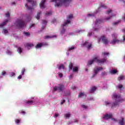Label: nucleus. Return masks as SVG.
Returning <instances> with one entry per match:
<instances>
[{"instance_id": "1", "label": "nucleus", "mask_w": 125, "mask_h": 125, "mask_svg": "<svg viewBox=\"0 0 125 125\" xmlns=\"http://www.w3.org/2000/svg\"><path fill=\"white\" fill-rule=\"evenodd\" d=\"M112 98L115 101V102L113 103L112 104V109H114L116 106L119 105V103H121L124 101V100L121 97V95H118L117 94H113Z\"/></svg>"}, {"instance_id": "2", "label": "nucleus", "mask_w": 125, "mask_h": 125, "mask_svg": "<svg viewBox=\"0 0 125 125\" xmlns=\"http://www.w3.org/2000/svg\"><path fill=\"white\" fill-rule=\"evenodd\" d=\"M51 2H55V7H60L62 6L63 3H66V2L70 3L72 1V0H51Z\"/></svg>"}, {"instance_id": "3", "label": "nucleus", "mask_w": 125, "mask_h": 125, "mask_svg": "<svg viewBox=\"0 0 125 125\" xmlns=\"http://www.w3.org/2000/svg\"><path fill=\"white\" fill-rule=\"evenodd\" d=\"M15 25L18 28H23V27H26L27 24L25 22V21L21 19H18L16 21Z\"/></svg>"}, {"instance_id": "4", "label": "nucleus", "mask_w": 125, "mask_h": 125, "mask_svg": "<svg viewBox=\"0 0 125 125\" xmlns=\"http://www.w3.org/2000/svg\"><path fill=\"white\" fill-rule=\"evenodd\" d=\"M72 18H73V15L72 14H70L67 17V20L62 25V29L61 31V34H64V33H65L66 30L64 29V27H65V26H66L67 24H70V23H71L70 19H72Z\"/></svg>"}, {"instance_id": "5", "label": "nucleus", "mask_w": 125, "mask_h": 125, "mask_svg": "<svg viewBox=\"0 0 125 125\" xmlns=\"http://www.w3.org/2000/svg\"><path fill=\"white\" fill-rule=\"evenodd\" d=\"M65 86L62 84H59V86H55L53 88V91H56L57 89L59 90V91H63V89H64Z\"/></svg>"}, {"instance_id": "6", "label": "nucleus", "mask_w": 125, "mask_h": 125, "mask_svg": "<svg viewBox=\"0 0 125 125\" xmlns=\"http://www.w3.org/2000/svg\"><path fill=\"white\" fill-rule=\"evenodd\" d=\"M83 46H85L86 48L89 50L91 48H92V44L89 43L88 42L86 41L83 44Z\"/></svg>"}, {"instance_id": "7", "label": "nucleus", "mask_w": 125, "mask_h": 125, "mask_svg": "<svg viewBox=\"0 0 125 125\" xmlns=\"http://www.w3.org/2000/svg\"><path fill=\"white\" fill-rule=\"evenodd\" d=\"M102 70H103V67H97L96 68H94V74H93V75L92 76V78H94V77H95V76H96V75H97V74L98 73V72H99V71H101Z\"/></svg>"}, {"instance_id": "8", "label": "nucleus", "mask_w": 125, "mask_h": 125, "mask_svg": "<svg viewBox=\"0 0 125 125\" xmlns=\"http://www.w3.org/2000/svg\"><path fill=\"white\" fill-rule=\"evenodd\" d=\"M101 39L102 40V42L104 43V44H108V43H109V41H108V39L106 38L105 36H101Z\"/></svg>"}, {"instance_id": "9", "label": "nucleus", "mask_w": 125, "mask_h": 125, "mask_svg": "<svg viewBox=\"0 0 125 125\" xmlns=\"http://www.w3.org/2000/svg\"><path fill=\"white\" fill-rule=\"evenodd\" d=\"M118 124L120 125H125V118L121 117L120 119L119 120Z\"/></svg>"}, {"instance_id": "10", "label": "nucleus", "mask_w": 125, "mask_h": 125, "mask_svg": "<svg viewBox=\"0 0 125 125\" xmlns=\"http://www.w3.org/2000/svg\"><path fill=\"white\" fill-rule=\"evenodd\" d=\"M98 57H97V59L96 60V62L97 63H104V62H106V59L105 58H104L102 60H99L98 59Z\"/></svg>"}, {"instance_id": "11", "label": "nucleus", "mask_w": 125, "mask_h": 125, "mask_svg": "<svg viewBox=\"0 0 125 125\" xmlns=\"http://www.w3.org/2000/svg\"><path fill=\"white\" fill-rule=\"evenodd\" d=\"M112 117H113V115L110 114H106L104 116L103 118L105 119V120H108V119H112Z\"/></svg>"}, {"instance_id": "12", "label": "nucleus", "mask_w": 125, "mask_h": 125, "mask_svg": "<svg viewBox=\"0 0 125 125\" xmlns=\"http://www.w3.org/2000/svg\"><path fill=\"white\" fill-rule=\"evenodd\" d=\"M97 59V57H95L93 58V60H91L90 61H89L88 62V65H92L93 64V62H96V60Z\"/></svg>"}, {"instance_id": "13", "label": "nucleus", "mask_w": 125, "mask_h": 125, "mask_svg": "<svg viewBox=\"0 0 125 125\" xmlns=\"http://www.w3.org/2000/svg\"><path fill=\"white\" fill-rule=\"evenodd\" d=\"M8 23V20H5L2 23L0 24V28H3Z\"/></svg>"}, {"instance_id": "14", "label": "nucleus", "mask_w": 125, "mask_h": 125, "mask_svg": "<svg viewBox=\"0 0 125 125\" xmlns=\"http://www.w3.org/2000/svg\"><path fill=\"white\" fill-rule=\"evenodd\" d=\"M45 1H46V0H42L41 3L40 4V6L41 8H44V3H45Z\"/></svg>"}, {"instance_id": "15", "label": "nucleus", "mask_w": 125, "mask_h": 125, "mask_svg": "<svg viewBox=\"0 0 125 125\" xmlns=\"http://www.w3.org/2000/svg\"><path fill=\"white\" fill-rule=\"evenodd\" d=\"M27 2L31 3L32 6H35V5H37V2L36 1H34V0H27Z\"/></svg>"}, {"instance_id": "16", "label": "nucleus", "mask_w": 125, "mask_h": 125, "mask_svg": "<svg viewBox=\"0 0 125 125\" xmlns=\"http://www.w3.org/2000/svg\"><path fill=\"white\" fill-rule=\"evenodd\" d=\"M120 42V40L118 39H113V41H112L110 43H112L113 44H115V43H119Z\"/></svg>"}, {"instance_id": "17", "label": "nucleus", "mask_w": 125, "mask_h": 125, "mask_svg": "<svg viewBox=\"0 0 125 125\" xmlns=\"http://www.w3.org/2000/svg\"><path fill=\"white\" fill-rule=\"evenodd\" d=\"M97 88L95 86L92 87L89 90L90 93H92L93 92H94V91L96 90Z\"/></svg>"}, {"instance_id": "18", "label": "nucleus", "mask_w": 125, "mask_h": 125, "mask_svg": "<svg viewBox=\"0 0 125 125\" xmlns=\"http://www.w3.org/2000/svg\"><path fill=\"white\" fill-rule=\"evenodd\" d=\"M102 22H105V21L100 20V19L97 20L95 22V24H96V25H97L98 24H100L101 23H102Z\"/></svg>"}, {"instance_id": "19", "label": "nucleus", "mask_w": 125, "mask_h": 125, "mask_svg": "<svg viewBox=\"0 0 125 125\" xmlns=\"http://www.w3.org/2000/svg\"><path fill=\"white\" fill-rule=\"evenodd\" d=\"M34 102H35V101H26L25 102V103L26 104H28V105H33V104H34Z\"/></svg>"}, {"instance_id": "20", "label": "nucleus", "mask_w": 125, "mask_h": 125, "mask_svg": "<svg viewBox=\"0 0 125 125\" xmlns=\"http://www.w3.org/2000/svg\"><path fill=\"white\" fill-rule=\"evenodd\" d=\"M42 45H43V44L42 43H38L37 44L35 47L36 48H41V47H42Z\"/></svg>"}, {"instance_id": "21", "label": "nucleus", "mask_w": 125, "mask_h": 125, "mask_svg": "<svg viewBox=\"0 0 125 125\" xmlns=\"http://www.w3.org/2000/svg\"><path fill=\"white\" fill-rule=\"evenodd\" d=\"M41 14H42V12H40L37 13V15L36 17V19H37V20H40V17Z\"/></svg>"}, {"instance_id": "22", "label": "nucleus", "mask_w": 125, "mask_h": 125, "mask_svg": "<svg viewBox=\"0 0 125 125\" xmlns=\"http://www.w3.org/2000/svg\"><path fill=\"white\" fill-rule=\"evenodd\" d=\"M117 73H118V71L116 69L110 71V73L112 74L113 75H115V74H117Z\"/></svg>"}, {"instance_id": "23", "label": "nucleus", "mask_w": 125, "mask_h": 125, "mask_svg": "<svg viewBox=\"0 0 125 125\" xmlns=\"http://www.w3.org/2000/svg\"><path fill=\"white\" fill-rule=\"evenodd\" d=\"M70 113H66L64 114V118L65 119H69V118H70Z\"/></svg>"}, {"instance_id": "24", "label": "nucleus", "mask_w": 125, "mask_h": 125, "mask_svg": "<svg viewBox=\"0 0 125 125\" xmlns=\"http://www.w3.org/2000/svg\"><path fill=\"white\" fill-rule=\"evenodd\" d=\"M79 71V67L78 66H76L73 68V72H77Z\"/></svg>"}, {"instance_id": "25", "label": "nucleus", "mask_w": 125, "mask_h": 125, "mask_svg": "<svg viewBox=\"0 0 125 125\" xmlns=\"http://www.w3.org/2000/svg\"><path fill=\"white\" fill-rule=\"evenodd\" d=\"M26 46L28 47H32V46H34V44L32 43H27L26 44Z\"/></svg>"}, {"instance_id": "26", "label": "nucleus", "mask_w": 125, "mask_h": 125, "mask_svg": "<svg viewBox=\"0 0 125 125\" xmlns=\"http://www.w3.org/2000/svg\"><path fill=\"white\" fill-rule=\"evenodd\" d=\"M2 33H3V34H4L5 35H6V34H7L8 33V31H7V29H4L2 30Z\"/></svg>"}, {"instance_id": "27", "label": "nucleus", "mask_w": 125, "mask_h": 125, "mask_svg": "<svg viewBox=\"0 0 125 125\" xmlns=\"http://www.w3.org/2000/svg\"><path fill=\"white\" fill-rule=\"evenodd\" d=\"M124 78L125 77L124 76L121 75L118 77V81H121L122 80H124Z\"/></svg>"}, {"instance_id": "28", "label": "nucleus", "mask_w": 125, "mask_h": 125, "mask_svg": "<svg viewBox=\"0 0 125 125\" xmlns=\"http://www.w3.org/2000/svg\"><path fill=\"white\" fill-rule=\"evenodd\" d=\"M112 37L113 39H117L118 38V35L116 34H112Z\"/></svg>"}, {"instance_id": "29", "label": "nucleus", "mask_w": 125, "mask_h": 125, "mask_svg": "<svg viewBox=\"0 0 125 125\" xmlns=\"http://www.w3.org/2000/svg\"><path fill=\"white\" fill-rule=\"evenodd\" d=\"M18 51H19L20 54L22 53V48L21 47H19L18 48Z\"/></svg>"}, {"instance_id": "30", "label": "nucleus", "mask_w": 125, "mask_h": 125, "mask_svg": "<svg viewBox=\"0 0 125 125\" xmlns=\"http://www.w3.org/2000/svg\"><path fill=\"white\" fill-rule=\"evenodd\" d=\"M51 14H52V12L50 11V12H47V13H46L45 15H46V16H50V15H51Z\"/></svg>"}, {"instance_id": "31", "label": "nucleus", "mask_w": 125, "mask_h": 125, "mask_svg": "<svg viewBox=\"0 0 125 125\" xmlns=\"http://www.w3.org/2000/svg\"><path fill=\"white\" fill-rule=\"evenodd\" d=\"M83 96H84V93L81 92L78 95V97H83Z\"/></svg>"}, {"instance_id": "32", "label": "nucleus", "mask_w": 125, "mask_h": 125, "mask_svg": "<svg viewBox=\"0 0 125 125\" xmlns=\"http://www.w3.org/2000/svg\"><path fill=\"white\" fill-rule=\"evenodd\" d=\"M15 122L16 124H17V125H18L20 123V122H21V119H16L15 120Z\"/></svg>"}, {"instance_id": "33", "label": "nucleus", "mask_w": 125, "mask_h": 125, "mask_svg": "<svg viewBox=\"0 0 125 125\" xmlns=\"http://www.w3.org/2000/svg\"><path fill=\"white\" fill-rule=\"evenodd\" d=\"M61 69H65V67H64L63 64H61L59 67V70H61Z\"/></svg>"}, {"instance_id": "34", "label": "nucleus", "mask_w": 125, "mask_h": 125, "mask_svg": "<svg viewBox=\"0 0 125 125\" xmlns=\"http://www.w3.org/2000/svg\"><path fill=\"white\" fill-rule=\"evenodd\" d=\"M25 6L27 8V9H28V10H31L33 9V8L29 7V6H28L27 4H25Z\"/></svg>"}, {"instance_id": "35", "label": "nucleus", "mask_w": 125, "mask_h": 125, "mask_svg": "<svg viewBox=\"0 0 125 125\" xmlns=\"http://www.w3.org/2000/svg\"><path fill=\"white\" fill-rule=\"evenodd\" d=\"M69 67L70 70H72V69H73V63H72V62H70Z\"/></svg>"}, {"instance_id": "36", "label": "nucleus", "mask_w": 125, "mask_h": 125, "mask_svg": "<svg viewBox=\"0 0 125 125\" xmlns=\"http://www.w3.org/2000/svg\"><path fill=\"white\" fill-rule=\"evenodd\" d=\"M105 104L106 106H110V105H111V103L108 101L105 102Z\"/></svg>"}, {"instance_id": "37", "label": "nucleus", "mask_w": 125, "mask_h": 125, "mask_svg": "<svg viewBox=\"0 0 125 125\" xmlns=\"http://www.w3.org/2000/svg\"><path fill=\"white\" fill-rule=\"evenodd\" d=\"M23 34L25 36H26V37H29V36H30V33L29 32H23Z\"/></svg>"}, {"instance_id": "38", "label": "nucleus", "mask_w": 125, "mask_h": 125, "mask_svg": "<svg viewBox=\"0 0 125 125\" xmlns=\"http://www.w3.org/2000/svg\"><path fill=\"white\" fill-rule=\"evenodd\" d=\"M112 16H115V15L111 16H110L109 17L106 18L105 19V20H106V21H108V20H110V19H111V18H112Z\"/></svg>"}, {"instance_id": "39", "label": "nucleus", "mask_w": 125, "mask_h": 125, "mask_svg": "<svg viewBox=\"0 0 125 125\" xmlns=\"http://www.w3.org/2000/svg\"><path fill=\"white\" fill-rule=\"evenodd\" d=\"M42 24H44V25H46V24H47V21L42 20Z\"/></svg>"}, {"instance_id": "40", "label": "nucleus", "mask_w": 125, "mask_h": 125, "mask_svg": "<svg viewBox=\"0 0 125 125\" xmlns=\"http://www.w3.org/2000/svg\"><path fill=\"white\" fill-rule=\"evenodd\" d=\"M54 37H56V36H52V37H50L49 36H45L44 39H49L50 38H54Z\"/></svg>"}, {"instance_id": "41", "label": "nucleus", "mask_w": 125, "mask_h": 125, "mask_svg": "<svg viewBox=\"0 0 125 125\" xmlns=\"http://www.w3.org/2000/svg\"><path fill=\"white\" fill-rule=\"evenodd\" d=\"M101 7H103V8H107V6L105 4H102L101 5Z\"/></svg>"}, {"instance_id": "42", "label": "nucleus", "mask_w": 125, "mask_h": 125, "mask_svg": "<svg viewBox=\"0 0 125 125\" xmlns=\"http://www.w3.org/2000/svg\"><path fill=\"white\" fill-rule=\"evenodd\" d=\"M6 74V72H5V71L4 70H3L1 73L2 76H5Z\"/></svg>"}, {"instance_id": "43", "label": "nucleus", "mask_w": 125, "mask_h": 125, "mask_svg": "<svg viewBox=\"0 0 125 125\" xmlns=\"http://www.w3.org/2000/svg\"><path fill=\"white\" fill-rule=\"evenodd\" d=\"M26 70L25 69V68H23L21 70V75H24L25 72Z\"/></svg>"}, {"instance_id": "44", "label": "nucleus", "mask_w": 125, "mask_h": 125, "mask_svg": "<svg viewBox=\"0 0 125 125\" xmlns=\"http://www.w3.org/2000/svg\"><path fill=\"white\" fill-rule=\"evenodd\" d=\"M111 12H112V10L109 9L108 11H106V14H110V13H111Z\"/></svg>"}, {"instance_id": "45", "label": "nucleus", "mask_w": 125, "mask_h": 125, "mask_svg": "<svg viewBox=\"0 0 125 125\" xmlns=\"http://www.w3.org/2000/svg\"><path fill=\"white\" fill-rule=\"evenodd\" d=\"M103 54L104 55H109V53L108 52H104L103 53Z\"/></svg>"}, {"instance_id": "46", "label": "nucleus", "mask_w": 125, "mask_h": 125, "mask_svg": "<svg viewBox=\"0 0 125 125\" xmlns=\"http://www.w3.org/2000/svg\"><path fill=\"white\" fill-rule=\"evenodd\" d=\"M120 22H121V21H116V22H114V23H113V25H118V23H120Z\"/></svg>"}, {"instance_id": "47", "label": "nucleus", "mask_w": 125, "mask_h": 125, "mask_svg": "<svg viewBox=\"0 0 125 125\" xmlns=\"http://www.w3.org/2000/svg\"><path fill=\"white\" fill-rule=\"evenodd\" d=\"M73 49H75V47H71L69 48L68 50L70 51L71 50H73Z\"/></svg>"}, {"instance_id": "48", "label": "nucleus", "mask_w": 125, "mask_h": 125, "mask_svg": "<svg viewBox=\"0 0 125 125\" xmlns=\"http://www.w3.org/2000/svg\"><path fill=\"white\" fill-rule=\"evenodd\" d=\"M14 76H15V73L14 72H11L10 77H13Z\"/></svg>"}, {"instance_id": "49", "label": "nucleus", "mask_w": 125, "mask_h": 125, "mask_svg": "<svg viewBox=\"0 0 125 125\" xmlns=\"http://www.w3.org/2000/svg\"><path fill=\"white\" fill-rule=\"evenodd\" d=\"M102 76H105V75H107V73H106V72H104L102 73Z\"/></svg>"}, {"instance_id": "50", "label": "nucleus", "mask_w": 125, "mask_h": 125, "mask_svg": "<svg viewBox=\"0 0 125 125\" xmlns=\"http://www.w3.org/2000/svg\"><path fill=\"white\" fill-rule=\"evenodd\" d=\"M27 19L28 20V21H30L31 19V17H30V16L27 17Z\"/></svg>"}, {"instance_id": "51", "label": "nucleus", "mask_w": 125, "mask_h": 125, "mask_svg": "<svg viewBox=\"0 0 125 125\" xmlns=\"http://www.w3.org/2000/svg\"><path fill=\"white\" fill-rule=\"evenodd\" d=\"M10 16V14H9V13H7L6 14V17H9Z\"/></svg>"}, {"instance_id": "52", "label": "nucleus", "mask_w": 125, "mask_h": 125, "mask_svg": "<svg viewBox=\"0 0 125 125\" xmlns=\"http://www.w3.org/2000/svg\"><path fill=\"white\" fill-rule=\"evenodd\" d=\"M59 77L60 78H62V77H63V74H62V73H60V74H59Z\"/></svg>"}, {"instance_id": "53", "label": "nucleus", "mask_w": 125, "mask_h": 125, "mask_svg": "<svg viewBox=\"0 0 125 125\" xmlns=\"http://www.w3.org/2000/svg\"><path fill=\"white\" fill-rule=\"evenodd\" d=\"M118 88H119V89H121V88H122L123 87V85H119L118 86Z\"/></svg>"}, {"instance_id": "54", "label": "nucleus", "mask_w": 125, "mask_h": 125, "mask_svg": "<svg viewBox=\"0 0 125 125\" xmlns=\"http://www.w3.org/2000/svg\"><path fill=\"white\" fill-rule=\"evenodd\" d=\"M70 92H69L67 94H65L64 95V96H70Z\"/></svg>"}, {"instance_id": "55", "label": "nucleus", "mask_w": 125, "mask_h": 125, "mask_svg": "<svg viewBox=\"0 0 125 125\" xmlns=\"http://www.w3.org/2000/svg\"><path fill=\"white\" fill-rule=\"evenodd\" d=\"M21 114H22L23 115H25L26 114V112H25L24 111L22 110L21 112Z\"/></svg>"}, {"instance_id": "56", "label": "nucleus", "mask_w": 125, "mask_h": 125, "mask_svg": "<svg viewBox=\"0 0 125 125\" xmlns=\"http://www.w3.org/2000/svg\"><path fill=\"white\" fill-rule=\"evenodd\" d=\"M76 88H77V87H76V86H72L71 88V89H76Z\"/></svg>"}, {"instance_id": "57", "label": "nucleus", "mask_w": 125, "mask_h": 125, "mask_svg": "<svg viewBox=\"0 0 125 125\" xmlns=\"http://www.w3.org/2000/svg\"><path fill=\"white\" fill-rule=\"evenodd\" d=\"M18 79H19V80H21V79H22V75L19 76Z\"/></svg>"}, {"instance_id": "58", "label": "nucleus", "mask_w": 125, "mask_h": 125, "mask_svg": "<svg viewBox=\"0 0 125 125\" xmlns=\"http://www.w3.org/2000/svg\"><path fill=\"white\" fill-rule=\"evenodd\" d=\"M83 108H84V109H86L87 108V106L86 105H82Z\"/></svg>"}, {"instance_id": "59", "label": "nucleus", "mask_w": 125, "mask_h": 125, "mask_svg": "<svg viewBox=\"0 0 125 125\" xmlns=\"http://www.w3.org/2000/svg\"><path fill=\"white\" fill-rule=\"evenodd\" d=\"M58 116H59V114H58L57 113L55 114V118H57V117H58Z\"/></svg>"}, {"instance_id": "60", "label": "nucleus", "mask_w": 125, "mask_h": 125, "mask_svg": "<svg viewBox=\"0 0 125 125\" xmlns=\"http://www.w3.org/2000/svg\"><path fill=\"white\" fill-rule=\"evenodd\" d=\"M94 31H95L96 32H98V31H99V28H94Z\"/></svg>"}, {"instance_id": "61", "label": "nucleus", "mask_w": 125, "mask_h": 125, "mask_svg": "<svg viewBox=\"0 0 125 125\" xmlns=\"http://www.w3.org/2000/svg\"><path fill=\"white\" fill-rule=\"evenodd\" d=\"M91 35H92V32H89L88 34V36L89 37H90V36H91Z\"/></svg>"}, {"instance_id": "62", "label": "nucleus", "mask_w": 125, "mask_h": 125, "mask_svg": "<svg viewBox=\"0 0 125 125\" xmlns=\"http://www.w3.org/2000/svg\"><path fill=\"white\" fill-rule=\"evenodd\" d=\"M55 22H56V20L55 19H54L52 21V23H55Z\"/></svg>"}, {"instance_id": "63", "label": "nucleus", "mask_w": 125, "mask_h": 125, "mask_svg": "<svg viewBox=\"0 0 125 125\" xmlns=\"http://www.w3.org/2000/svg\"><path fill=\"white\" fill-rule=\"evenodd\" d=\"M79 122V120H78V119H75L74 120V123H78Z\"/></svg>"}, {"instance_id": "64", "label": "nucleus", "mask_w": 125, "mask_h": 125, "mask_svg": "<svg viewBox=\"0 0 125 125\" xmlns=\"http://www.w3.org/2000/svg\"><path fill=\"white\" fill-rule=\"evenodd\" d=\"M125 41V36H123V42Z\"/></svg>"}]
</instances>
